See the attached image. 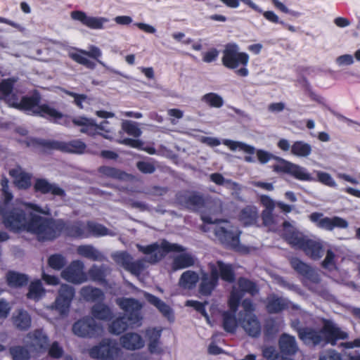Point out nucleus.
<instances>
[{
    "instance_id": "nucleus-44",
    "label": "nucleus",
    "mask_w": 360,
    "mask_h": 360,
    "mask_svg": "<svg viewBox=\"0 0 360 360\" xmlns=\"http://www.w3.org/2000/svg\"><path fill=\"white\" fill-rule=\"evenodd\" d=\"M8 284L11 287L18 288L27 285L28 278L25 274L11 271L6 276Z\"/></svg>"
},
{
    "instance_id": "nucleus-61",
    "label": "nucleus",
    "mask_w": 360,
    "mask_h": 360,
    "mask_svg": "<svg viewBox=\"0 0 360 360\" xmlns=\"http://www.w3.org/2000/svg\"><path fill=\"white\" fill-rule=\"evenodd\" d=\"M322 266L328 269H332L335 266V254L333 251H327L326 256L322 262Z\"/></svg>"
},
{
    "instance_id": "nucleus-47",
    "label": "nucleus",
    "mask_w": 360,
    "mask_h": 360,
    "mask_svg": "<svg viewBox=\"0 0 360 360\" xmlns=\"http://www.w3.org/2000/svg\"><path fill=\"white\" fill-rule=\"evenodd\" d=\"M224 144L227 146L232 150L239 149L249 154H253L255 151L254 147L247 145L242 142L233 141L231 140H224Z\"/></svg>"
},
{
    "instance_id": "nucleus-55",
    "label": "nucleus",
    "mask_w": 360,
    "mask_h": 360,
    "mask_svg": "<svg viewBox=\"0 0 360 360\" xmlns=\"http://www.w3.org/2000/svg\"><path fill=\"white\" fill-rule=\"evenodd\" d=\"M290 263L292 268L298 274L302 275L303 276L306 273H307V271L311 267L309 265L303 262L297 257L291 258L290 260Z\"/></svg>"
},
{
    "instance_id": "nucleus-21",
    "label": "nucleus",
    "mask_w": 360,
    "mask_h": 360,
    "mask_svg": "<svg viewBox=\"0 0 360 360\" xmlns=\"http://www.w3.org/2000/svg\"><path fill=\"white\" fill-rule=\"evenodd\" d=\"M209 269L210 274L204 271H200L199 292L205 296H208L212 294V292L217 285L219 281L215 267L212 266V268H209Z\"/></svg>"
},
{
    "instance_id": "nucleus-35",
    "label": "nucleus",
    "mask_w": 360,
    "mask_h": 360,
    "mask_svg": "<svg viewBox=\"0 0 360 360\" xmlns=\"http://www.w3.org/2000/svg\"><path fill=\"white\" fill-rule=\"evenodd\" d=\"M34 188L37 191L42 193H51L58 196H63L65 195V191L62 188L44 179H39L36 181Z\"/></svg>"
},
{
    "instance_id": "nucleus-42",
    "label": "nucleus",
    "mask_w": 360,
    "mask_h": 360,
    "mask_svg": "<svg viewBox=\"0 0 360 360\" xmlns=\"http://www.w3.org/2000/svg\"><path fill=\"white\" fill-rule=\"evenodd\" d=\"M86 232L88 236L90 235L94 236H102L105 235H114V233L109 231L106 227L102 224H97L93 221H88L86 224Z\"/></svg>"
},
{
    "instance_id": "nucleus-6",
    "label": "nucleus",
    "mask_w": 360,
    "mask_h": 360,
    "mask_svg": "<svg viewBox=\"0 0 360 360\" xmlns=\"http://www.w3.org/2000/svg\"><path fill=\"white\" fill-rule=\"evenodd\" d=\"M16 82L15 79H6L0 83V91L4 96V100L8 105L19 110L30 109L40 103L41 97L38 93H34L32 96L22 97L13 92V85Z\"/></svg>"
},
{
    "instance_id": "nucleus-37",
    "label": "nucleus",
    "mask_w": 360,
    "mask_h": 360,
    "mask_svg": "<svg viewBox=\"0 0 360 360\" xmlns=\"http://www.w3.org/2000/svg\"><path fill=\"white\" fill-rule=\"evenodd\" d=\"M290 303L282 298L274 295H270L266 299V309L269 313H278L282 310L289 307Z\"/></svg>"
},
{
    "instance_id": "nucleus-9",
    "label": "nucleus",
    "mask_w": 360,
    "mask_h": 360,
    "mask_svg": "<svg viewBox=\"0 0 360 360\" xmlns=\"http://www.w3.org/2000/svg\"><path fill=\"white\" fill-rule=\"evenodd\" d=\"M120 348L115 340L103 339L98 345L89 350L91 358L98 360H116L120 355Z\"/></svg>"
},
{
    "instance_id": "nucleus-57",
    "label": "nucleus",
    "mask_w": 360,
    "mask_h": 360,
    "mask_svg": "<svg viewBox=\"0 0 360 360\" xmlns=\"http://www.w3.org/2000/svg\"><path fill=\"white\" fill-rule=\"evenodd\" d=\"M1 192L4 198V202L8 203L13 198L12 193L9 190L8 180L3 176L1 180Z\"/></svg>"
},
{
    "instance_id": "nucleus-27",
    "label": "nucleus",
    "mask_w": 360,
    "mask_h": 360,
    "mask_svg": "<svg viewBox=\"0 0 360 360\" xmlns=\"http://www.w3.org/2000/svg\"><path fill=\"white\" fill-rule=\"evenodd\" d=\"M212 266L216 269L218 279L220 276L222 280L229 283H233L234 281L235 274L231 265L225 264L221 261H217L216 262L209 263V268H212Z\"/></svg>"
},
{
    "instance_id": "nucleus-36",
    "label": "nucleus",
    "mask_w": 360,
    "mask_h": 360,
    "mask_svg": "<svg viewBox=\"0 0 360 360\" xmlns=\"http://www.w3.org/2000/svg\"><path fill=\"white\" fill-rule=\"evenodd\" d=\"M12 321L14 326L20 330H27L31 326L30 316L23 309H18L14 312Z\"/></svg>"
},
{
    "instance_id": "nucleus-8",
    "label": "nucleus",
    "mask_w": 360,
    "mask_h": 360,
    "mask_svg": "<svg viewBox=\"0 0 360 360\" xmlns=\"http://www.w3.org/2000/svg\"><path fill=\"white\" fill-rule=\"evenodd\" d=\"M75 295V289L74 287L68 284H62L58 290L54 302L48 308L56 310L62 316H67Z\"/></svg>"
},
{
    "instance_id": "nucleus-34",
    "label": "nucleus",
    "mask_w": 360,
    "mask_h": 360,
    "mask_svg": "<svg viewBox=\"0 0 360 360\" xmlns=\"http://www.w3.org/2000/svg\"><path fill=\"white\" fill-rule=\"evenodd\" d=\"M77 252L82 257L92 261L102 262L106 260L105 257L96 248L91 245H79L77 248Z\"/></svg>"
},
{
    "instance_id": "nucleus-3",
    "label": "nucleus",
    "mask_w": 360,
    "mask_h": 360,
    "mask_svg": "<svg viewBox=\"0 0 360 360\" xmlns=\"http://www.w3.org/2000/svg\"><path fill=\"white\" fill-rule=\"evenodd\" d=\"M300 338L307 345H325L328 343L335 345L338 340H345L348 334L340 330L331 321H325L323 327L319 330L311 328H302L298 330Z\"/></svg>"
},
{
    "instance_id": "nucleus-28",
    "label": "nucleus",
    "mask_w": 360,
    "mask_h": 360,
    "mask_svg": "<svg viewBox=\"0 0 360 360\" xmlns=\"http://www.w3.org/2000/svg\"><path fill=\"white\" fill-rule=\"evenodd\" d=\"M91 317L94 320L109 321L113 317V312L109 306L99 301L91 308Z\"/></svg>"
},
{
    "instance_id": "nucleus-59",
    "label": "nucleus",
    "mask_w": 360,
    "mask_h": 360,
    "mask_svg": "<svg viewBox=\"0 0 360 360\" xmlns=\"http://www.w3.org/2000/svg\"><path fill=\"white\" fill-rule=\"evenodd\" d=\"M262 354L268 360H278L279 354L274 346H266L262 349Z\"/></svg>"
},
{
    "instance_id": "nucleus-38",
    "label": "nucleus",
    "mask_w": 360,
    "mask_h": 360,
    "mask_svg": "<svg viewBox=\"0 0 360 360\" xmlns=\"http://www.w3.org/2000/svg\"><path fill=\"white\" fill-rule=\"evenodd\" d=\"M200 274L191 270L184 271L179 278V285L184 289H193L200 279Z\"/></svg>"
},
{
    "instance_id": "nucleus-39",
    "label": "nucleus",
    "mask_w": 360,
    "mask_h": 360,
    "mask_svg": "<svg viewBox=\"0 0 360 360\" xmlns=\"http://www.w3.org/2000/svg\"><path fill=\"white\" fill-rule=\"evenodd\" d=\"M136 325H132L127 320L125 316H120L114 319L108 327V330L114 335H120L125 331L128 328L137 327Z\"/></svg>"
},
{
    "instance_id": "nucleus-16",
    "label": "nucleus",
    "mask_w": 360,
    "mask_h": 360,
    "mask_svg": "<svg viewBox=\"0 0 360 360\" xmlns=\"http://www.w3.org/2000/svg\"><path fill=\"white\" fill-rule=\"evenodd\" d=\"M310 220L315 223L319 228L328 231H332L334 228L346 229L348 226L347 221L339 217H327L320 212H313L309 215Z\"/></svg>"
},
{
    "instance_id": "nucleus-50",
    "label": "nucleus",
    "mask_w": 360,
    "mask_h": 360,
    "mask_svg": "<svg viewBox=\"0 0 360 360\" xmlns=\"http://www.w3.org/2000/svg\"><path fill=\"white\" fill-rule=\"evenodd\" d=\"M79 51L85 56H88L92 58L96 59L98 63H100L101 65L105 67L107 70H108L112 72L117 73V72L110 69L109 67L106 66L103 62H102L101 60H100L98 59V58L101 56V51L100 50L99 48H98L95 46H91L89 47V51L79 50Z\"/></svg>"
},
{
    "instance_id": "nucleus-10",
    "label": "nucleus",
    "mask_w": 360,
    "mask_h": 360,
    "mask_svg": "<svg viewBox=\"0 0 360 360\" xmlns=\"http://www.w3.org/2000/svg\"><path fill=\"white\" fill-rule=\"evenodd\" d=\"M115 302L125 312V316L131 324L141 326L142 320L141 310L143 304L131 297H119L115 300Z\"/></svg>"
},
{
    "instance_id": "nucleus-60",
    "label": "nucleus",
    "mask_w": 360,
    "mask_h": 360,
    "mask_svg": "<svg viewBox=\"0 0 360 360\" xmlns=\"http://www.w3.org/2000/svg\"><path fill=\"white\" fill-rule=\"evenodd\" d=\"M136 167L140 172L144 174H153L155 171L154 163L146 161H139Z\"/></svg>"
},
{
    "instance_id": "nucleus-5",
    "label": "nucleus",
    "mask_w": 360,
    "mask_h": 360,
    "mask_svg": "<svg viewBox=\"0 0 360 360\" xmlns=\"http://www.w3.org/2000/svg\"><path fill=\"white\" fill-rule=\"evenodd\" d=\"M49 221V227L45 231L47 235L42 238V241L53 240L64 232L67 236L75 238H86L88 233L86 232V225L81 221L65 222L61 219H53L46 217Z\"/></svg>"
},
{
    "instance_id": "nucleus-40",
    "label": "nucleus",
    "mask_w": 360,
    "mask_h": 360,
    "mask_svg": "<svg viewBox=\"0 0 360 360\" xmlns=\"http://www.w3.org/2000/svg\"><path fill=\"white\" fill-rule=\"evenodd\" d=\"M143 295L150 304L155 306L165 316L170 319L172 310L165 302L148 292H144Z\"/></svg>"
},
{
    "instance_id": "nucleus-49",
    "label": "nucleus",
    "mask_w": 360,
    "mask_h": 360,
    "mask_svg": "<svg viewBox=\"0 0 360 360\" xmlns=\"http://www.w3.org/2000/svg\"><path fill=\"white\" fill-rule=\"evenodd\" d=\"M122 129L127 134L134 137H139L142 133L137 124L130 120H124L122 122Z\"/></svg>"
},
{
    "instance_id": "nucleus-58",
    "label": "nucleus",
    "mask_w": 360,
    "mask_h": 360,
    "mask_svg": "<svg viewBox=\"0 0 360 360\" xmlns=\"http://www.w3.org/2000/svg\"><path fill=\"white\" fill-rule=\"evenodd\" d=\"M169 188L166 186H151L146 189V193L152 196H163L167 193Z\"/></svg>"
},
{
    "instance_id": "nucleus-31",
    "label": "nucleus",
    "mask_w": 360,
    "mask_h": 360,
    "mask_svg": "<svg viewBox=\"0 0 360 360\" xmlns=\"http://www.w3.org/2000/svg\"><path fill=\"white\" fill-rule=\"evenodd\" d=\"M79 295L84 300L90 302L103 301L105 299L103 292L101 289L91 285L82 287L79 290Z\"/></svg>"
},
{
    "instance_id": "nucleus-48",
    "label": "nucleus",
    "mask_w": 360,
    "mask_h": 360,
    "mask_svg": "<svg viewBox=\"0 0 360 360\" xmlns=\"http://www.w3.org/2000/svg\"><path fill=\"white\" fill-rule=\"evenodd\" d=\"M201 101L213 108H220L224 104L223 98L214 93L205 94L201 98Z\"/></svg>"
},
{
    "instance_id": "nucleus-12",
    "label": "nucleus",
    "mask_w": 360,
    "mask_h": 360,
    "mask_svg": "<svg viewBox=\"0 0 360 360\" xmlns=\"http://www.w3.org/2000/svg\"><path fill=\"white\" fill-rule=\"evenodd\" d=\"M242 298V295L236 289L231 292L229 298L230 311H226L223 314V327L224 330L229 333H233L237 327L238 320L237 321L235 317V313L237 310L240 300Z\"/></svg>"
},
{
    "instance_id": "nucleus-62",
    "label": "nucleus",
    "mask_w": 360,
    "mask_h": 360,
    "mask_svg": "<svg viewBox=\"0 0 360 360\" xmlns=\"http://www.w3.org/2000/svg\"><path fill=\"white\" fill-rule=\"evenodd\" d=\"M318 179L321 183L330 186V187H335L336 186V184L335 181L333 179L332 176L326 172H319L317 173Z\"/></svg>"
},
{
    "instance_id": "nucleus-22",
    "label": "nucleus",
    "mask_w": 360,
    "mask_h": 360,
    "mask_svg": "<svg viewBox=\"0 0 360 360\" xmlns=\"http://www.w3.org/2000/svg\"><path fill=\"white\" fill-rule=\"evenodd\" d=\"M238 323L245 331L252 337H257L261 333V325L255 315L252 314H239Z\"/></svg>"
},
{
    "instance_id": "nucleus-19",
    "label": "nucleus",
    "mask_w": 360,
    "mask_h": 360,
    "mask_svg": "<svg viewBox=\"0 0 360 360\" xmlns=\"http://www.w3.org/2000/svg\"><path fill=\"white\" fill-rule=\"evenodd\" d=\"M205 211L201 214L202 220L207 224L218 223L215 216L222 212V202L219 198L207 197L205 198L204 205Z\"/></svg>"
},
{
    "instance_id": "nucleus-2",
    "label": "nucleus",
    "mask_w": 360,
    "mask_h": 360,
    "mask_svg": "<svg viewBox=\"0 0 360 360\" xmlns=\"http://www.w3.org/2000/svg\"><path fill=\"white\" fill-rule=\"evenodd\" d=\"M138 250L146 255L145 257L136 261L130 259L126 270L131 274L138 275L145 268V263L155 264L161 260L169 251H183L181 245L176 243H170L165 240L154 243L147 246L136 245Z\"/></svg>"
},
{
    "instance_id": "nucleus-64",
    "label": "nucleus",
    "mask_w": 360,
    "mask_h": 360,
    "mask_svg": "<svg viewBox=\"0 0 360 360\" xmlns=\"http://www.w3.org/2000/svg\"><path fill=\"white\" fill-rule=\"evenodd\" d=\"M319 360H342L340 353L335 350H328L319 356Z\"/></svg>"
},
{
    "instance_id": "nucleus-53",
    "label": "nucleus",
    "mask_w": 360,
    "mask_h": 360,
    "mask_svg": "<svg viewBox=\"0 0 360 360\" xmlns=\"http://www.w3.org/2000/svg\"><path fill=\"white\" fill-rule=\"evenodd\" d=\"M10 354L13 360H28L29 352L22 346H15L10 348Z\"/></svg>"
},
{
    "instance_id": "nucleus-14",
    "label": "nucleus",
    "mask_w": 360,
    "mask_h": 360,
    "mask_svg": "<svg viewBox=\"0 0 360 360\" xmlns=\"http://www.w3.org/2000/svg\"><path fill=\"white\" fill-rule=\"evenodd\" d=\"M99 325L89 316H85L74 323L72 333L80 338H93L98 334Z\"/></svg>"
},
{
    "instance_id": "nucleus-63",
    "label": "nucleus",
    "mask_w": 360,
    "mask_h": 360,
    "mask_svg": "<svg viewBox=\"0 0 360 360\" xmlns=\"http://www.w3.org/2000/svg\"><path fill=\"white\" fill-rule=\"evenodd\" d=\"M225 186L228 189H229L232 191L231 195L235 198H239V195H240V191L242 189V187L239 184L232 181L230 179H228Z\"/></svg>"
},
{
    "instance_id": "nucleus-13",
    "label": "nucleus",
    "mask_w": 360,
    "mask_h": 360,
    "mask_svg": "<svg viewBox=\"0 0 360 360\" xmlns=\"http://www.w3.org/2000/svg\"><path fill=\"white\" fill-rule=\"evenodd\" d=\"M32 141L51 149L59 150L63 152L72 153H83L86 148V144L79 139L73 140L69 142L46 140H34Z\"/></svg>"
},
{
    "instance_id": "nucleus-20",
    "label": "nucleus",
    "mask_w": 360,
    "mask_h": 360,
    "mask_svg": "<svg viewBox=\"0 0 360 360\" xmlns=\"http://www.w3.org/2000/svg\"><path fill=\"white\" fill-rule=\"evenodd\" d=\"M176 201L187 209L195 210L204 205L205 198L197 192L184 191L176 195Z\"/></svg>"
},
{
    "instance_id": "nucleus-51",
    "label": "nucleus",
    "mask_w": 360,
    "mask_h": 360,
    "mask_svg": "<svg viewBox=\"0 0 360 360\" xmlns=\"http://www.w3.org/2000/svg\"><path fill=\"white\" fill-rule=\"evenodd\" d=\"M111 257L117 264L120 265L123 268L126 269V267L129 265V262H130V259L132 257L127 252L122 251L112 253Z\"/></svg>"
},
{
    "instance_id": "nucleus-41",
    "label": "nucleus",
    "mask_w": 360,
    "mask_h": 360,
    "mask_svg": "<svg viewBox=\"0 0 360 360\" xmlns=\"http://www.w3.org/2000/svg\"><path fill=\"white\" fill-rule=\"evenodd\" d=\"M258 210L254 206H247L240 213V221L245 226L252 225L257 221Z\"/></svg>"
},
{
    "instance_id": "nucleus-1",
    "label": "nucleus",
    "mask_w": 360,
    "mask_h": 360,
    "mask_svg": "<svg viewBox=\"0 0 360 360\" xmlns=\"http://www.w3.org/2000/svg\"><path fill=\"white\" fill-rule=\"evenodd\" d=\"M30 208L34 211L46 215H51V210L45 207L41 209L32 203H16L13 207L6 208L2 213L3 224L6 229L13 232L27 231L34 234L38 240L42 241L47 232L46 227H49V220L46 217L26 213V210Z\"/></svg>"
},
{
    "instance_id": "nucleus-43",
    "label": "nucleus",
    "mask_w": 360,
    "mask_h": 360,
    "mask_svg": "<svg viewBox=\"0 0 360 360\" xmlns=\"http://www.w3.org/2000/svg\"><path fill=\"white\" fill-rule=\"evenodd\" d=\"M311 153V145L302 141L294 142L291 146V153L298 157L306 158L309 156Z\"/></svg>"
},
{
    "instance_id": "nucleus-24",
    "label": "nucleus",
    "mask_w": 360,
    "mask_h": 360,
    "mask_svg": "<svg viewBox=\"0 0 360 360\" xmlns=\"http://www.w3.org/2000/svg\"><path fill=\"white\" fill-rule=\"evenodd\" d=\"M181 247L184 248V250L176 251V252L181 253L173 258L171 269L174 271L193 266L198 262L194 255L189 252H185L186 248L183 246ZM169 252L170 251L168 252Z\"/></svg>"
},
{
    "instance_id": "nucleus-52",
    "label": "nucleus",
    "mask_w": 360,
    "mask_h": 360,
    "mask_svg": "<svg viewBox=\"0 0 360 360\" xmlns=\"http://www.w3.org/2000/svg\"><path fill=\"white\" fill-rule=\"evenodd\" d=\"M44 295V290L40 281L32 282L29 288L27 297L32 300H37Z\"/></svg>"
},
{
    "instance_id": "nucleus-29",
    "label": "nucleus",
    "mask_w": 360,
    "mask_h": 360,
    "mask_svg": "<svg viewBox=\"0 0 360 360\" xmlns=\"http://www.w3.org/2000/svg\"><path fill=\"white\" fill-rule=\"evenodd\" d=\"M281 352L286 355H293L298 350L295 337L286 333L281 335L278 341Z\"/></svg>"
},
{
    "instance_id": "nucleus-7",
    "label": "nucleus",
    "mask_w": 360,
    "mask_h": 360,
    "mask_svg": "<svg viewBox=\"0 0 360 360\" xmlns=\"http://www.w3.org/2000/svg\"><path fill=\"white\" fill-rule=\"evenodd\" d=\"M217 239L227 248L238 250L239 236L238 229L227 221L218 222L214 228Z\"/></svg>"
},
{
    "instance_id": "nucleus-4",
    "label": "nucleus",
    "mask_w": 360,
    "mask_h": 360,
    "mask_svg": "<svg viewBox=\"0 0 360 360\" xmlns=\"http://www.w3.org/2000/svg\"><path fill=\"white\" fill-rule=\"evenodd\" d=\"M283 229L284 237L292 246L302 250L306 255L315 260L323 256L321 242L309 239L288 221L283 222Z\"/></svg>"
},
{
    "instance_id": "nucleus-54",
    "label": "nucleus",
    "mask_w": 360,
    "mask_h": 360,
    "mask_svg": "<svg viewBox=\"0 0 360 360\" xmlns=\"http://www.w3.org/2000/svg\"><path fill=\"white\" fill-rule=\"evenodd\" d=\"M48 263L50 267L52 269L59 271L63 269L66 263V259L61 255L56 254L49 257Z\"/></svg>"
},
{
    "instance_id": "nucleus-18",
    "label": "nucleus",
    "mask_w": 360,
    "mask_h": 360,
    "mask_svg": "<svg viewBox=\"0 0 360 360\" xmlns=\"http://www.w3.org/2000/svg\"><path fill=\"white\" fill-rule=\"evenodd\" d=\"M84 263L79 260H75L61 272V276L68 282L80 284L87 280L84 272Z\"/></svg>"
},
{
    "instance_id": "nucleus-23",
    "label": "nucleus",
    "mask_w": 360,
    "mask_h": 360,
    "mask_svg": "<svg viewBox=\"0 0 360 360\" xmlns=\"http://www.w3.org/2000/svg\"><path fill=\"white\" fill-rule=\"evenodd\" d=\"M71 18L75 20L81 22L84 25L95 30L103 28V24L108 20L105 18H97L88 16L84 12L81 11H75L70 13Z\"/></svg>"
},
{
    "instance_id": "nucleus-45",
    "label": "nucleus",
    "mask_w": 360,
    "mask_h": 360,
    "mask_svg": "<svg viewBox=\"0 0 360 360\" xmlns=\"http://www.w3.org/2000/svg\"><path fill=\"white\" fill-rule=\"evenodd\" d=\"M239 290L236 287L233 288L236 289L243 295V292L250 293L251 295H255L258 292V288L255 283L244 278H240L238 281ZM233 289H232L233 290Z\"/></svg>"
},
{
    "instance_id": "nucleus-15",
    "label": "nucleus",
    "mask_w": 360,
    "mask_h": 360,
    "mask_svg": "<svg viewBox=\"0 0 360 360\" xmlns=\"http://www.w3.org/2000/svg\"><path fill=\"white\" fill-rule=\"evenodd\" d=\"M248 56L245 53L238 51V46L234 44L226 45L223 51V64L229 68H236L239 64L246 65Z\"/></svg>"
},
{
    "instance_id": "nucleus-30",
    "label": "nucleus",
    "mask_w": 360,
    "mask_h": 360,
    "mask_svg": "<svg viewBox=\"0 0 360 360\" xmlns=\"http://www.w3.org/2000/svg\"><path fill=\"white\" fill-rule=\"evenodd\" d=\"M111 269L105 265H93L88 271V275L91 280L101 284L106 283L105 278L110 275Z\"/></svg>"
},
{
    "instance_id": "nucleus-25",
    "label": "nucleus",
    "mask_w": 360,
    "mask_h": 360,
    "mask_svg": "<svg viewBox=\"0 0 360 360\" xmlns=\"http://www.w3.org/2000/svg\"><path fill=\"white\" fill-rule=\"evenodd\" d=\"M122 347L127 350H136L144 346L141 336L136 333L129 332L122 335L120 338Z\"/></svg>"
},
{
    "instance_id": "nucleus-56",
    "label": "nucleus",
    "mask_w": 360,
    "mask_h": 360,
    "mask_svg": "<svg viewBox=\"0 0 360 360\" xmlns=\"http://www.w3.org/2000/svg\"><path fill=\"white\" fill-rule=\"evenodd\" d=\"M70 57L76 62L86 66L89 69H94L96 67L95 63L88 59L85 55L79 53H74L70 54Z\"/></svg>"
},
{
    "instance_id": "nucleus-26",
    "label": "nucleus",
    "mask_w": 360,
    "mask_h": 360,
    "mask_svg": "<svg viewBox=\"0 0 360 360\" xmlns=\"http://www.w3.org/2000/svg\"><path fill=\"white\" fill-rule=\"evenodd\" d=\"M9 174L14 179V184L20 189H27L31 186V175L20 167L10 169Z\"/></svg>"
},
{
    "instance_id": "nucleus-11",
    "label": "nucleus",
    "mask_w": 360,
    "mask_h": 360,
    "mask_svg": "<svg viewBox=\"0 0 360 360\" xmlns=\"http://www.w3.org/2000/svg\"><path fill=\"white\" fill-rule=\"evenodd\" d=\"M278 163L272 166V169L276 172L288 173L295 178L302 181H313L314 178L304 167L288 162L281 158H275Z\"/></svg>"
},
{
    "instance_id": "nucleus-46",
    "label": "nucleus",
    "mask_w": 360,
    "mask_h": 360,
    "mask_svg": "<svg viewBox=\"0 0 360 360\" xmlns=\"http://www.w3.org/2000/svg\"><path fill=\"white\" fill-rule=\"evenodd\" d=\"M146 335L149 340L148 347L150 352L154 353L158 351V342L160 337V330L155 328L146 330Z\"/></svg>"
},
{
    "instance_id": "nucleus-32",
    "label": "nucleus",
    "mask_w": 360,
    "mask_h": 360,
    "mask_svg": "<svg viewBox=\"0 0 360 360\" xmlns=\"http://www.w3.org/2000/svg\"><path fill=\"white\" fill-rule=\"evenodd\" d=\"M39 103L31 108L30 109H23L24 110H29L32 111V112L34 115H39L41 117H46L49 116L51 118H53V120H56L58 119H61L63 117V115L62 112H59L56 109L52 108L51 106L43 104V105H39Z\"/></svg>"
},
{
    "instance_id": "nucleus-17",
    "label": "nucleus",
    "mask_w": 360,
    "mask_h": 360,
    "mask_svg": "<svg viewBox=\"0 0 360 360\" xmlns=\"http://www.w3.org/2000/svg\"><path fill=\"white\" fill-rule=\"evenodd\" d=\"M23 342L31 352H44L49 346L48 337L41 330H35L27 333L24 338Z\"/></svg>"
},
{
    "instance_id": "nucleus-33",
    "label": "nucleus",
    "mask_w": 360,
    "mask_h": 360,
    "mask_svg": "<svg viewBox=\"0 0 360 360\" xmlns=\"http://www.w3.org/2000/svg\"><path fill=\"white\" fill-rule=\"evenodd\" d=\"M98 171L103 176L120 181H132L134 179L133 175L127 174L115 167L101 166L98 169Z\"/></svg>"
}]
</instances>
